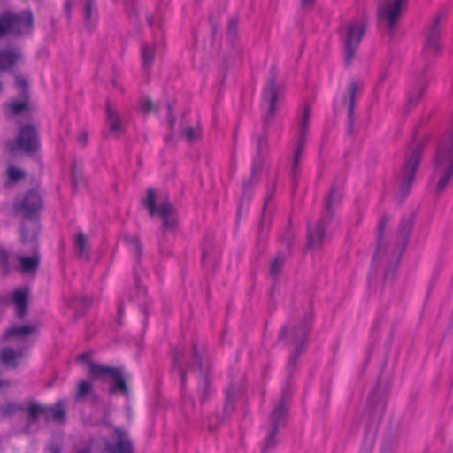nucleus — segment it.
<instances>
[{
  "instance_id": "37998d69",
  "label": "nucleus",
  "mask_w": 453,
  "mask_h": 453,
  "mask_svg": "<svg viewBox=\"0 0 453 453\" xmlns=\"http://www.w3.org/2000/svg\"><path fill=\"white\" fill-rule=\"evenodd\" d=\"M173 363H174V367H177V369H178V372L181 378V383L183 384L185 382V375H184V372H183L181 367L180 366V364H179L180 359L177 356L174 357Z\"/></svg>"
},
{
  "instance_id": "20e7f679",
  "label": "nucleus",
  "mask_w": 453,
  "mask_h": 453,
  "mask_svg": "<svg viewBox=\"0 0 453 453\" xmlns=\"http://www.w3.org/2000/svg\"><path fill=\"white\" fill-rule=\"evenodd\" d=\"M342 196L334 188H332L326 197L325 204V214L322 219L308 231V246L317 248L320 245L324 238V226L331 218L332 209L341 201Z\"/></svg>"
},
{
  "instance_id": "b1692460",
  "label": "nucleus",
  "mask_w": 453,
  "mask_h": 453,
  "mask_svg": "<svg viewBox=\"0 0 453 453\" xmlns=\"http://www.w3.org/2000/svg\"><path fill=\"white\" fill-rule=\"evenodd\" d=\"M48 409V418H51L53 421L63 423L65 420V407L63 401H58L54 405L47 407Z\"/></svg>"
},
{
  "instance_id": "09e8293b",
  "label": "nucleus",
  "mask_w": 453,
  "mask_h": 453,
  "mask_svg": "<svg viewBox=\"0 0 453 453\" xmlns=\"http://www.w3.org/2000/svg\"><path fill=\"white\" fill-rule=\"evenodd\" d=\"M15 409H16L15 405L8 404V405L5 406V408L4 410V412L8 414V413H11V412L14 411Z\"/></svg>"
},
{
  "instance_id": "9d476101",
  "label": "nucleus",
  "mask_w": 453,
  "mask_h": 453,
  "mask_svg": "<svg viewBox=\"0 0 453 453\" xmlns=\"http://www.w3.org/2000/svg\"><path fill=\"white\" fill-rule=\"evenodd\" d=\"M444 12L437 13L434 17L427 29L424 44V50L426 54L436 55L441 50V45L440 42V35L441 30V20L444 19Z\"/></svg>"
},
{
  "instance_id": "49530a36",
  "label": "nucleus",
  "mask_w": 453,
  "mask_h": 453,
  "mask_svg": "<svg viewBox=\"0 0 453 453\" xmlns=\"http://www.w3.org/2000/svg\"><path fill=\"white\" fill-rule=\"evenodd\" d=\"M315 0H301V4L303 8H310L314 4Z\"/></svg>"
},
{
  "instance_id": "7c9ffc66",
  "label": "nucleus",
  "mask_w": 453,
  "mask_h": 453,
  "mask_svg": "<svg viewBox=\"0 0 453 453\" xmlns=\"http://www.w3.org/2000/svg\"><path fill=\"white\" fill-rule=\"evenodd\" d=\"M93 391V386L87 380H81L77 386L76 400H82L85 396L91 394Z\"/></svg>"
},
{
  "instance_id": "f8f14e48",
  "label": "nucleus",
  "mask_w": 453,
  "mask_h": 453,
  "mask_svg": "<svg viewBox=\"0 0 453 453\" xmlns=\"http://www.w3.org/2000/svg\"><path fill=\"white\" fill-rule=\"evenodd\" d=\"M41 206L40 196L36 192L31 191L15 203V210L24 217L30 218Z\"/></svg>"
},
{
  "instance_id": "bb28decb",
  "label": "nucleus",
  "mask_w": 453,
  "mask_h": 453,
  "mask_svg": "<svg viewBox=\"0 0 453 453\" xmlns=\"http://www.w3.org/2000/svg\"><path fill=\"white\" fill-rule=\"evenodd\" d=\"M36 331V326L32 325H25L20 326L12 327L4 334V338H10L12 335H16L19 337H24L29 335Z\"/></svg>"
},
{
  "instance_id": "0eeeda50",
  "label": "nucleus",
  "mask_w": 453,
  "mask_h": 453,
  "mask_svg": "<svg viewBox=\"0 0 453 453\" xmlns=\"http://www.w3.org/2000/svg\"><path fill=\"white\" fill-rule=\"evenodd\" d=\"M143 205L148 209L150 216L158 214L163 220V226L165 229H173L177 224L173 205L168 203H163L158 208L155 204V193L153 189H149L147 196L143 201Z\"/></svg>"
},
{
  "instance_id": "13d9d810",
  "label": "nucleus",
  "mask_w": 453,
  "mask_h": 453,
  "mask_svg": "<svg viewBox=\"0 0 453 453\" xmlns=\"http://www.w3.org/2000/svg\"><path fill=\"white\" fill-rule=\"evenodd\" d=\"M77 453H89V451L87 449H82V450L78 451Z\"/></svg>"
},
{
  "instance_id": "473e14b6",
  "label": "nucleus",
  "mask_w": 453,
  "mask_h": 453,
  "mask_svg": "<svg viewBox=\"0 0 453 453\" xmlns=\"http://www.w3.org/2000/svg\"><path fill=\"white\" fill-rule=\"evenodd\" d=\"M28 415L31 418L35 419L40 415H44L48 419L47 406L33 403L28 408Z\"/></svg>"
},
{
  "instance_id": "de8ad7c7",
  "label": "nucleus",
  "mask_w": 453,
  "mask_h": 453,
  "mask_svg": "<svg viewBox=\"0 0 453 453\" xmlns=\"http://www.w3.org/2000/svg\"><path fill=\"white\" fill-rule=\"evenodd\" d=\"M167 111H168V118H169V125H170V127H172L173 126V117H172V105L170 104H167Z\"/></svg>"
},
{
  "instance_id": "a18cd8bd",
  "label": "nucleus",
  "mask_w": 453,
  "mask_h": 453,
  "mask_svg": "<svg viewBox=\"0 0 453 453\" xmlns=\"http://www.w3.org/2000/svg\"><path fill=\"white\" fill-rule=\"evenodd\" d=\"M90 357H91V355L89 353H83V354L80 355L79 359L81 361L86 363L87 365L88 366V362H92L90 359Z\"/></svg>"
},
{
  "instance_id": "412c9836",
  "label": "nucleus",
  "mask_w": 453,
  "mask_h": 453,
  "mask_svg": "<svg viewBox=\"0 0 453 453\" xmlns=\"http://www.w3.org/2000/svg\"><path fill=\"white\" fill-rule=\"evenodd\" d=\"M111 378L113 380V384L110 388V393L115 394L119 392L123 395L127 394V387L126 385L122 372L119 369H115Z\"/></svg>"
},
{
  "instance_id": "4d7b16f0",
  "label": "nucleus",
  "mask_w": 453,
  "mask_h": 453,
  "mask_svg": "<svg viewBox=\"0 0 453 453\" xmlns=\"http://www.w3.org/2000/svg\"><path fill=\"white\" fill-rule=\"evenodd\" d=\"M286 334V330L285 329H282L280 333V338H283Z\"/></svg>"
},
{
  "instance_id": "cd10ccee",
  "label": "nucleus",
  "mask_w": 453,
  "mask_h": 453,
  "mask_svg": "<svg viewBox=\"0 0 453 453\" xmlns=\"http://www.w3.org/2000/svg\"><path fill=\"white\" fill-rule=\"evenodd\" d=\"M75 250L79 257L88 259V249L87 239L82 233H78L74 239Z\"/></svg>"
},
{
  "instance_id": "a211bd4d",
  "label": "nucleus",
  "mask_w": 453,
  "mask_h": 453,
  "mask_svg": "<svg viewBox=\"0 0 453 453\" xmlns=\"http://www.w3.org/2000/svg\"><path fill=\"white\" fill-rule=\"evenodd\" d=\"M23 354L24 349L14 350L12 348H4L0 353V360L5 365L15 367Z\"/></svg>"
},
{
  "instance_id": "58836bf2",
  "label": "nucleus",
  "mask_w": 453,
  "mask_h": 453,
  "mask_svg": "<svg viewBox=\"0 0 453 453\" xmlns=\"http://www.w3.org/2000/svg\"><path fill=\"white\" fill-rule=\"evenodd\" d=\"M140 107L146 113L153 111L155 110L153 102L150 98H147V97L142 98L141 100Z\"/></svg>"
},
{
  "instance_id": "f3484780",
  "label": "nucleus",
  "mask_w": 453,
  "mask_h": 453,
  "mask_svg": "<svg viewBox=\"0 0 453 453\" xmlns=\"http://www.w3.org/2000/svg\"><path fill=\"white\" fill-rule=\"evenodd\" d=\"M388 222V219L387 216H382L379 220L378 226H377V234H378V236H377V250L374 254V260H380V258L388 257V252L384 248L383 243H382V235H383V232L387 226Z\"/></svg>"
},
{
  "instance_id": "e433bc0d",
  "label": "nucleus",
  "mask_w": 453,
  "mask_h": 453,
  "mask_svg": "<svg viewBox=\"0 0 453 453\" xmlns=\"http://www.w3.org/2000/svg\"><path fill=\"white\" fill-rule=\"evenodd\" d=\"M256 145L257 153L260 155L263 152H265L267 150V141L266 136L265 134H260L256 138Z\"/></svg>"
},
{
  "instance_id": "a19ab883",
  "label": "nucleus",
  "mask_w": 453,
  "mask_h": 453,
  "mask_svg": "<svg viewBox=\"0 0 453 453\" xmlns=\"http://www.w3.org/2000/svg\"><path fill=\"white\" fill-rule=\"evenodd\" d=\"M16 86L20 89L22 93H25L27 89V83L24 77L17 75L15 77Z\"/></svg>"
},
{
  "instance_id": "6e6d98bb",
  "label": "nucleus",
  "mask_w": 453,
  "mask_h": 453,
  "mask_svg": "<svg viewBox=\"0 0 453 453\" xmlns=\"http://www.w3.org/2000/svg\"><path fill=\"white\" fill-rule=\"evenodd\" d=\"M392 260H393L394 262H395V263H396V262H398V260H399V255H394V256H393Z\"/></svg>"
},
{
  "instance_id": "2eb2a0df",
  "label": "nucleus",
  "mask_w": 453,
  "mask_h": 453,
  "mask_svg": "<svg viewBox=\"0 0 453 453\" xmlns=\"http://www.w3.org/2000/svg\"><path fill=\"white\" fill-rule=\"evenodd\" d=\"M22 60V54L19 50L8 49L0 50V71H7Z\"/></svg>"
},
{
  "instance_id": "3c124183",
  "label": "nucleus",
  "mask_w": 453,
  "mask_h": 453,
  "mask_svg": "<svg viewBox=\"0 0 453 453\" xmlns=\"http://www.w3.org/2000/svg\"><path fill=\"white\" fill-rule=\"evenodd\" d=\"M78 140L81 143L84 144L87 141V134L85 133H81L79 137H78Z\"/></svg>"
},
{
  "instance_id": "dca6fc26",
  "label": "nucleus",
  "mask_w": 453,
  "mask_h": 453,
  "mask_svg": "<svg viewBox=\"0 0 453 453\" xmlns=\"http://www.w3.org/2000/svg\"><path fill=\"white\" fill-rule=\"evenodd\" d=\"M194 359L197 363L198 365V373L202 378V383L199 386V394L203 400L206 396L207 391L209 389V382L206 379V374L210 369V364L206 362V364L203 365L201 357L198 355L196 349H194Z\"/></svg>"
},
{
  "instance_id": "c756f323",
  "label": "nucleus",
  "mask_w": 453,
  "mask_h": 453,
  "mask_svg": "<svg viewBox=\"0 0 453 453\" xmlns=\"http://www.w3.org/2000/svg\"><path fill=\"white\" fill-rule=\"evenodd\" d=\"M155 48L154 44L143 45L142 48V64L146 68L150 67L154 61Z\"/></svg>"
},
{
  "instance_id": "c03bdc74",
  "label": "nucleus",
  "mask_w": 453,
  "mask_h": 453,
  "mask_svg": "<svg viewBox=\"0 0 453 453\" xmlns=\"http://www.w3.org/2000/svg\"><path fill=\"white\" fill-rule=\"evenodd\" d=\"M214 420H215L216 422H218V420H219V417H218L217 415H215V416H213V417H211V418H210L208 427H209V429H210V430H211V431L215 430V429L217 428V426H218V423H215V424L213 423V421H214Z\"/></svg>"
},
{
  "instance_id": "a878e982",
  "label": "nucleus",
  "mask_w": 453,
  "mask_h": 453,
  "mask_svg": "<svg viewBox=\"0 0 453 453\" xmlns=\"http://www.w3.org/2000/svg\"><path fill=\"white\" fill-rule=\"evenodd\" d=\"M201 135V129L198 126L190 127L184 125L181 127L180 137L188 143L196 141Z\"/></svg>"
},
{
  "instance_id": "4468645a",
  "label": "nucleus",
  "mask_w": 453,
  "mask_h": 453,
  "mask_svg": "<svg viewBox=\"0 0 453 453\" xmlns=\"http://www.w3.org/2000/svg\"><path fill=\"white\" fill-rule=\"evenodd\" d=\"M116 444L105 443L107 453H132V444L124 431L119 428L114 429Z\"/></svg>"
},
{
  "instance_id": "39448f33",
  "label": "nucleus",
  "mask_w": 453,
  "mask_h": 453,
  "mask_svg": "<svg viewBox=\"0 0 453 453\" xmlns=\"http://www.w3.org/2000/svg\"><path fill=\"white\" fill-rule=\"evenodd\" d=\"M422 146L417 144L407 157L405 165L399 177V196L403 198L410 192L417 169L421 158Z\"/></svg>"
},
{
  "instance_id": "c85d7f7f",
  "label": "nucleus",
  "mask_w": 453,
  "mask_h": 453,
  "mask_svg": "<svg viewBox=\"0 0 453 453\" xmlns=\"http://www.w3.org/2000/svg\"><path fill=\"white\" fill-rule=\"evenodd\" d=\"M106 113L110 130L112 132L119 131L121 124L116 110L111 104H107Z\"/></svg>"
},
{
  "instance_id": "72a5a7b5",
  "label": "nucleus",
  "mask_w": 453,
  "mask_h": 453,
  "mask_svg": "<svg viewBox=\"0 0 453 453\" xmlns=\"http://www.w3.org/2000/svg\"><path fill=\"white\" fill-rule=\"evenodd\" d=\"M28 104L27 100L22 101H13L9 104L8 108L9 111L12 114H19L22 111H26L27 109Z\"/></svg>"
},
{
  "instance_id": "ea45409f",
  "label": "nucleus",
  "mask_w": 453,
  "mask_h": 453,
  "mask_svg": "<svg viewBox=\"0 0 453 453\" xmlns=\"http://www.w3.org/2000/svg\"><path fill=\"white\" fill-rule=\"evenodd\" d=\"M8 257L9 256L7 251L3 247L0 246V265L4 273H8L9 271V268L7 266Z\"/></svg>"
},
{
  "instance_id": "1a4fd4ad",
  "label": "nucleus",
  "mask_w": 453,
  "mask_h": 453,
  "mask_svg": "<svg viewBox=\"0 0 453 453\" xmlns=\"http://www.w3.org/2000/svg\"><path fill=\"white\" fill-rule=\"evenodd\" d=\"M310 111L305 106L303 110L298 127V134L295 142L293 158L291 162V170L294 176L296 175L299 168V162L303 157V148L305 145V133L309 127Z\"/></svg>"
},
{
  "instance_id": "603ef678",
  "label": "nucleus",
  "mask_w": 453,
  "mask_h": 453,
  "mask_svg": "<svg viewBox=\"0 0 453 453\" xmlns=\"http://www.w3.org/2000/svg\"><path fill=\"white\" fill-rule=\"evenodd\" d=\"M421 96H422V91H418V94L415 96V98H414V97H412V96H411V97H410V99H409V104H411V103H412V101H414V100H415V101L418 100V99L421 97Z\"/></svg>"
},
{
  "instance_id": "9b49d317",
  "label": "nucleus",
  "mask_w": 453,
  "mask_h": 453,
  "mask_svg": "<svg viewBox=\"0 0 453 453\" xmlns=\"http://www.w3.org/2000/svg\"><path fill=\"white\" fill-rule=\"evenodd\" d=\"M287 414V408L285 404V400L280 399L278 404L275 406L272 412V422H273V429L265 439V441L263 445L262 450L263 453L273 449L277 441H276V434L278 430V426L284 423Z\"/></svg>"
},
{
  "instance_id": "aec40b11",
  "label": "nucleus",
  "mask_w": 453,
  "mask_h": 453,
  "mask_svg": "<svg viewBox=\"0 0 453 453\" xmlns=\"http://www.w3.org/2000/svg\"><path fill=\"white\" fill-rule=\"evenodd\" d=\"M116 368L88 362V375L93 379H104L111 377Z\"/></svg>"
},
{
  "instance_id": "052dcab7",
  "label": "nucleus",
  "mask_w": 453,
  "mask_h": 453,
  "mask_svg": "<svg viewBox=\"0 0 453 453\" xmlns=\"http://www.w3.org/2000/svg\"><path fill=\"white\" fill-rule=\"evenodd\" d=\"M3 384H4V383H3L2 381H0V388L2 387V385H3Z\"/></svg>"
},
{
  "instance_id": "4be33fe9",
  "label": "nucleus",
  "mask_w": 453,
  "mask_h": 453,
  "mask_svg": "<svg viewBox=\"0 0 453 453\" xmlns=\"http://www.w3.org/2000/svg\"><path fill=\"white\" fill-rule=\"evenodd\" d=\"M39 226L35 220H27L23 224L21 239L25 242H34L38 234Z\"/></svg>"
},
{
  "instance_id": "4c0bfd02",
  "label": "nucleus",
  "mask_w": 453,
  "mask_h": 453,
  "mask_svg": "<svg viewBox=\"0 0 453 453\" xmlns=\"http://www.w3.org/2000/svg\"><path fill=\"white\" fill-rule=\"evenodd\" d=\"M93 10L94 3L92 0H88L85 8V19L88 24H90L93 21Z\"/></svg>"
},
{
  "instance_id": "6e6552de",
  "label": "nucleus",
  "mask_w": 453,
  "mask_h": 453,
  "mask_svg": "<svg viewBox=\"0 0 453 453\" xmlns=\"http://www.w3.org/2000/svg\"><path fill=\"white\" fill-rule=\"evenodd\" d=\"M284 90L280 84L276 82L275 76L273 75L267 81L262 96L263 104L267 107L265 120L273 119L275 115L278 106L283 99Z\"/></svg>"
},
{
  "instance_id": "79ce46f5",
  "label": "nucleus",
  "mask_w": 453,
  "mask_h": 453,
  "mask_svg": "<svg viewBox=\"0 0 453 453\" xmlns=\"http://www.w3.org/2000/svg\"><path fill=\"white\" fill-rule=\"evenodd\" d=\"M294 331L296 343H298L299 342H303L307 334V328L301 327L299 329H295Z\"/></svg>"
},
{
  "instance_id": "423d86ee",
  "label": "nucleus",
  "mask_w": 453,
  "mask_h": 453,
  "mask_svg": "<svg viewBox=\"0 0 453 453\" xmlns=\"http://www.w3.org/2000/svg\"><path fill=\"white\" fill-rule=\"evenodd\" d=\"M408 0H382L378 9L380 23L393 31Z\"/></svg>"
},
{
  "instance_id": "864d4df0",
  "label": "nucleus",
  "mask_w": 453,
  "mask_h": 453,
  "mask_svg": "<svg viewBox=\"0 0 453 453\" xmlns=\"http://www.w3.org/2000/svg\"><path fill=\"white\" fill-rule=\"evenodd\" d=\"M451 135H453V129L450 132H449L447 134H445V136L442 138V140L448 139Z\"/></svg>"
},
{
  "instance_id": "c9c22d12",
  "label": "nucleus",
  "mask_w": 453,
  "mask_h": 453,
  "mask_svg": "<svg viewBox=\"0 0 453 453\" xmlns=\"http://www.w3.org/2000/svg\"><path fill=\"white\" fill-rule=\"evenodd\" d=\"M412 227V221L411 219L403 220L399 228L401 238L406 239Z\"/></svg>"
},
{
  "instance_id": "6ab92c4d",
  "label": "nucleus",
  "mask_w": 453,
  "mask_h": 453,
  "mask_svg": "<svg viewBox=\"0 0 453 453\" xmlns=\"http://www.w3.org/2000/svg\"><path fill=\"white\" fill-rule=\"evenodd\" d=\"M13 302L18 317L21 318L27 311L28 291L27 289L16 290L13 293Z\"/></svg>"
},
{
  "instance_id": "393cba45",
  "label": "nucleus",
  "mask_w": 453,
  "mask_h": 453,
  "mask_svg": "<svg viewBox=\"0 0 453 453\" xmlns=\"http://www.w3.org/2000/svg\"><path fill=\"white\" fill-rule=\"evenodd\" d=\"M363 86L360 82L357 81H352L349 84L347 95L349 97V114L351 116L353 110H354V104H355V96L359 95L362 91Z\"/></svg>"
},
{
  "instance_id": "f257e3e1",
  "label": "nucleus",
  "mask_w": 453,
  "mask_h": 453,
  "mask_svg": "<svg viewBox=\"0 0 453 453\" xmlns=\"http://www.w3.org/2000/svg\"><path fill=\"white\" fill-rule=\"evenodd\" d=\"M453 175V134L441 140L434 156L433 179L436 180L435 190L441 193Z\"/></svg>"
},
{
  "instance_id": "7ed1b4c3",
  "label": "nucleus",
  "mask_w": 453,
  "mask_h": 453,
  "mask_svg": "<svg viewBox=\"0 0 453 453\" xmlns=\"http://www.w3.org/2000/svg\"><path fill=\"white\" fill-rule=\"evenodd\" d=\"M33 27V14L26 10L20 13L6 12L0 16V37L7 34L24 35Z\"/></svg>"
},
{
  "instance_id": "bf43d9fd",
  "label": "nucleus",
  "mask_w": 453,
  "mask_h": 453,
  "mask_svg": "<svg viewBox=\"0 0 453 453\" xmlns=\"http://www.w3.org/2000/svg\"><path fill=\"white\" fill-rule=\"evenodd\" d=\"M206 256H207V255H206L205 253H203V259H205V258H206Z\"/></svg>"
},
{
  "instance_id": "f03ea898",
  "label": "nucleus",
  "mask_w": 453,
  "mask_h": 453,
  "mask_svg": "<svg viewBox=\"0 0 453 453\" xmlns=\"http://www.w3.org/2000/svg\"><path fill=\"white\" fill-rule=\"evenodd\" d=\"M366 22L365 19L351 20L340 28L341 40L345 49V62L349 64L355 57L357 49L365 35Z\"/></svg>"
},
{
  "instance_id": "8fccbe9b",
  "label": "nucleus",
  "mask_w": 453,
  "mask_h": 453,
  "mask_svg": "<svg viewBox=\"0 0 453 453\" xmlns=\"http://www.w3.org/2000/svg\"><path fill=\"white\" fill-rule=\"evenodd\" d=\"M237 27V21L235 19H231L229 22V30L234 31Z\"/></svg>"
},
{
  "instance_id": "f704fd0d",
  "label": "nucleus",
  "mask_w": 453,
  "mask_h": 453,
  "mask_svg": "<svg viewBox=\"0 0 453 453\" xmlns=\"http://www.w3.org/2000/svg\"><path fill=\"white\" fill-rule=\"evenodd\" d=\"M7 175L10 181L14 182L20 179H22L25 174L24 172L20 169H18L14 166H10L7 170Z\"/></svg>"
},
{
  "instance_id": "2f4dec72",
  "label": "nucleus",
  "mask_w": 453,
  "mask_h": 453,
  "mask_svg": "<svg viewBox=\"0 0 453 453\" xmlns=\"http://www.w3.org/2000/svg\"><path fill=\"white\" fill-rule=\"evenodd\" d=\"M285 260H286V256L284 254H282V253L278 254L271 264V266H270L271 274H273L274 276L278 275L280 273V271L284 265Z\"/></svg>"
},
{
  "instance_id": "ddd939ff",
  "label": "nucleus",
  "mask_w": 453,
  "mask_h": 453,
  "mask_svg": "<svg viewBox=\"0 0 453 453\" xmlns=\"http://www.w3.org/2000/svg\"><path fill=\"white\" fill-rule=\"evenodd\" d=\"M17 145L20 150L27 152L35 150L38 147V137L35 127L27 125L20 129L17 138Z\"/></svg>"
},
{
  "instance_id": "5701e85b",
  "label": "nucleus",
  "mask_w": 453,
  "mask_h": 453,
  "mask_svg": "<svg viewBox=\"0 0 453 453\" xmlns=\"http://www.w3.org/2000/svg\"><path fill=\"white\" fill-rule=\"evenodd\" d=\"M19 261L20 263V271L24 273H34L36 271L39 265V257L36 253L31 257L19 256Z\"/></svg>"
},
{
  "instance_id": "5fc2aeb1",
  "label": "nucleus",
  "mask_w": 453,
  "mask_h": 453,
  "mask_svg": "<svg viewBox=\"0 0 453 453\" xmlns=\"http://www.w3.org/2000/svg\"><path fill=\"white\" fill-rule=\"evenodd\" d=\"M7 146H8V148H9V150H10L11 151H13V150H14L13 144H12V142H8V143H7Z\"/></svg>"
}]
</instances>
